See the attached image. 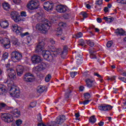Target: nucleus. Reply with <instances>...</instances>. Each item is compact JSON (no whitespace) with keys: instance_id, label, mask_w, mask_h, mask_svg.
Returning a JSON list of instances; mask_svg holds the SVG:
<instances>
[{"instance_id":"obj_35","label":"nucleus","mask_w":126,"mask_h":126,"mask_svg":"<svg viewBox=\"0 0 126 126\" xmlns=\"http://www.w3.org/2000/svg\"><path fill=\"white\" fill-rule=\"evenodd\" d=\"M68 90V91L66 92L65 95V97L66 99H68L69 98V94H70L71 93V90H70V88H69Z\"/></svg>"},{"instance_id":"obj_47","label":"nucleus","mask_w":126,"mask_h":126,"mask_svg":"<svg viewBox=\"0 0 126 126\" xmlns=\"http://www.w3.org/2000/svg\"><path fill=\"white\" fill-rule=\"evenodd\" d=\"M57 124V121H51L50 123H49L47 126H56V124Z\"/></svg>"},{"instance_id":"obj_62","label":"nucleus","mask_w":126,"mask_h":126,"mask_svg":"<svg viewBox=\"0 0 126 126\" xmlns=\"http://www.w3.org/2000/svg\"><path fill=\"white\" fill-rule=\"evenodd\" d=\"M96 20H97V22L98 23H101V22H102V19H101V18H97L96 19Z\"/></svg>"},{"instance_id":"obj_55","label":"nucleus","mask_w":126,"mask_h":126,"mask_svg":"<svg viewBox=\"0 0 126 126\" xmlns=\"http://www.w3.org/2000/svg\"><path fill=\"white\" fill-rule=\"evenodd\" d=\"M49 41L52 45H55V44H56V41L53 38H50Z\"/></svg>"},{"instance_id":"obj_25","label":"nucleus","mask_w":126,"mask_h":126,"mask_svg":"<svg viewBox=\"0 0 126 126\" xmlns=\"http://www.w3.org/2000/svg\"><path fill=\"white\" fill-rule=\"evenodd\" d=\"M6 93V87L4 85H0V95H4Z\"/></svg>"},{"instance_id":"obj_56","label":"nucleus","mask_w":126,"mask_h":126,"mask_svg":"<svg viewBox=\"0 0 126 126\" xmlns=\"http://www.w3.org/2000/svg\"><path fill=\"white\" fill-rule=\"evenodd\" d=\"M21 15L22 16H24V17H26V16H27V15L26 14V12H24V11L21 12Z\"/></svg>"},{"instance_id":"obj_60","label":"nucleus","mask_w":126,"mask_h":126,"mask_svg":"<svg viewBox=\"0 0 126 126\" xmlns=\"http://www.w3.org/2000/svg\"><path fill=\"white\" fill-rule=\"evenodd\" d=\"M104 12H108V11H109V8L108 7H105L104 8Z\"/></svg>"},{"instance_id":"obj_15","label":"nucleus","mask_w":126,"mask_h":126,"mask_svg":"<svg viewBox=\"0 0 126 126\" xmlns=\"http://www.w3.org/2000/svg\"><path fill=\"white\" fill-rule=\"evenodd\" d=\"M44 46H45V42H44V40H41V41L39 42L38 44L35 47L36 53L42 52L43 50V48H44Z\"/></svg>"},{"instance_id":"obj_49","label":"nucleus","mask_w":126,"mask_h":126,"mask_svg":"<svg viewBox=\"0 0 126 126\" xmlns=\"http://www.w3.org/2000/svg\"><path fill=\"white\" fill-rule=\"evenodd\" d=\"M59 52H60V49H58L56 51H53V55L54 56H57V55H60L61 56V53H59Z\"/></svg>"},{"instance_id":"obj_23","label":"nucleus","mask_w":126,"mask_h":126,"mask_svg":"<svg viewBox=\"0 0 126 126\" xmlns=\"http://www.w3.org/2000/svg\"><path fill=\"white\" fill-rule=\"evenodd\" d=\"M48 66V63H46L42 62L40 64H39L36 67L38 70H43L45 69L46 67Z\"/></svg>"},{"instance_id":"obj_3","label":"nucleus","mask_w":126,"mask_h":126,"mask_svg":"<svg viewBox=\"0 0 126 126\" xmlns=\"http://www.w3.org/2000/svg\"><path fill=\"white\" fill-rule=\"evenodd\" d=\"M10 93L13 97L15 98H19L20 97V91L17 89V87L15 86H12L10 89Z\"/></svg>"},{"instance_id":"obj_37","label":"nucleus","mask_w":126,"mask_h":126,"mask_svg":"<svg viewBox=\"0 0 126 126\" xmlns=\"http://www.w3.org/2000/svg\"><path fill=\"white\" fill-rule=\"evenodd\" d=\"M113 44H114V42L112 41H108L106 44V47L107 48H111L113 46Z\"/></svg>"},{"instance_id":"obj_51","label":"nucleus","mask_w":126,"mask_h":126,"mask_svg":"<svg viewBox=\"0 0 126 126\" xmlns=\"http://www.w3.org/2000/svg\"><path fill=\"white\" fill-rule=\"evenodd\" d=\"M94 75H95V76H97V77H98V78H100V81H101V82H102V76L101 75L99 74L98 73H94Z\"/></svg>"},{"instance_id":"obj_20","label":"nucleus","mask_w":126,"mask_h":126,"mask_svg":"<svg viewBox=\"0 0 126 126\" xmlns=\"http://www.w3.org/2000/svg\"><path fill=\"white\" fill-rule=\"evenodd\" d=\"M86 83L87 84V87L89 88H94L95 86H94V81L90 79H87L86 80Z\"/></svg>"},{"instance_id":"obj_39","label":"nucleus","mask_w":126,"mask_h":126,"mask_svg":"<svg viewBox=\"0 0 126 126\" xmlns=\"http://www.w3.org/2000/svg\"><path fill=\"white\" fill-rule=\"evenodd\" d=\"M84 96L85 99H90V97H91V96L90 95V94H89V93H84Z\"/></svg>"},{"instance_id":"obj_32","label":"nucleus","mask_w":126,"mask_h":126,"mask_svg":"<svg viewBox=\"0 0 126 126\" xmlns=\"http://www.w3.org/2000/svg\"><path fill=\"white\" fill-rule=\"evenodd\" d=\"M79 44L78 46H81V47H84V48H86V44H85V41L83 39H81L79 41Z\"/></svg>"},{"instance_id":"obj_36","label":"nucleus","mask_w":126,"mask_h":126,"mask_svg":"<svg viewBox=\"0 0 126 126\" xmlns=\"http://www.w3.org/2000/svg\"><path fill=\"white\" fill-rule=\"evenodd\" d=\"M7 105L4 103H0V111H1L3 108H7Z\"/></svg>"},{"instance_id":"obj_6","label":"nucleus","mask_w":126,"mask_h":126,"mask_svg":"<svg viewBox=\"0 0 126 126\" xmlns=\"http://www.w3.org/2000/svg\"><path fill=\"white\" fill-rule=\"evenodd\" d=\"M10 17L16 23L22 21V19L20 18V15H19V14L18 12L15 11H13L11 12Z\"/></svg>"},{"instance_id":"obj_53","label":"nucleus","mask_w":126,"mask_h":126,"mask_svg":"<svg viewBox=\"0 0 126 126\" xmlns=\"http://www.w3.org/2000/svg\"><path fill=\"white\" fill-rule=\"evenodd\" d=\"M81 14L83 17H84V18H87L88 15H87V13H86V12H82L81 13Z\"/></svg>"},{"instance_id":"obj_61","label":"nucleus","mask_w":126,"mask_h":126,"mask_svg":"<svg viewBox=\"0 0 126 126\" xmlns=\"http://www.w3.org/2000/svg\"><path fill=\"white\" fill-rule=\"evenodd\" d=\"M98 125L99 126H104V122L100 121L98 123Z\"/></svg>"},{"instance_id":"obj_43","label":"nucleus","mask_w":126,"mask_h":126,"mask_svg":"<svg viewBox=\"0 0 126 126\" xmlns=\"http://www.w3.org/2000/svg\"><path fill=\"white\" fill-rule=\"evenodd\" d=\"M21 124H22V121L21 120L19 119L16 121V124L15 125V126H20Z\"/></svg>"},{"instance_id":"obj_54","label":"nucleus","mask_w":126,"mask_h":126,"mask_svg":"<svg viewBox=\"0 0 126 126\" xmlns=\"http://www.w3.org/2000/svg\"><path fill=\"white\" fill-rule=\"evenodd\" d=\"M63 17L65 18V19H68V18H69V14H65Z\"/></svg>"},{"instance_id":"obj_48","label":"nucleus","mask_w":126,"mask_h":126,"mask_svg":"<svg viewBox=\"0 0 126 126\" xmlns=\"http://www.w3.org/2000/svg\"><path fill=\"white\" fill-rule=\"evenodd\" d=\"M82 59H81V58L77 59L76 63L77 64H81V63H82Z\"/></svg>"},{"instance_id":"obj_7","label":"nucleus","mask_w":126,"mask_h":126,"mask_svg":"<svg viewBox=\"0 0 126 126\" xmlns=\"http://www.w3.org/2000/svg\"><path fill=\"white\" fill-rule=\"evenodd\" d=\"M42 56L45 60L48 61V62H52L53 60V56H52L49 51L43 50L42 51Z\"/></svg>"},{"instance_id":"obj_44","label":"nucleus","mask_w":126,"mask_h":126,"mask_svg":"<svg viewBox=\"0 0 126 126\" xmlns=\"http://www.w3.org/2000/svg\"><path fill=\"white\" fill-rule=\"evenodd\" d=\"M70 73L71 77H72V78H74V77H75V75L77 74V72L76 71L70 72Z\"/></svg>"},{"instance_id":"obj_10","label":"nucleus","mask_w":126,"mask_h":126,"mask_svg":"<svg viewBox=\"0 0 126 126\" xmlns=\"http://www.w3.org/2000/svg\"><path fill=\"white\" fill-rule=\"evenodd\" d=\"M23 80L25 82H33L34 80V76L30 73H27L25 74L23 77Z\"/></svg>"},{"instance_id":"obj_38","label":"nucleus","mask_w":126,"mask_h":126,"mask_svg":"<svg viewBox=\"0 0 126 126\" xmlns=\"http://www.w3.org/2000/svg\"><path fill=\"white\" fill-rule=\"evenodd\" d=\"M2 58V60H3L4 61L5 60H6V59L8 58V53L7 52H5L3 54Z\"/></svg>"},{"instance_id":"obj_19","label":"nucleus","mask_w":126,"mask_h":126,"mask_svg":"<svg viewBox=\"0 0 126 126\" xmlns=\"http://www.w3.org/2000/svg\"><path fill=\"white\" fill-rule=\"evenodd\" d=\"M115 33L118 36H125L126 32L123 29L118 28L115 30Z\"/></svg>"},{"instance_id":"obj_26","label":"nucleus","mask_w":126,"mask_h":126,"mask_svg":"<svg viewBox=\"0 0 126 126\" xmlns=\"http://www.w3.org/2000/svg\"><path fill=\"white\" fill-rule=\"evenodd\" d=\"M59 26L61 28H57V31L59 32H62L63 31V29L62 28H64V27H66V23L63 22H60L59 24Z\"/></svg>"},{"instance_id":"obj_30","label":"nucleus","mask_w":126,"mask_h":126,"mask_svg":"<svg viewBox=\"0 0 126 126\" xmlns=\"http://www.w3.org/2000/svg\"><path fill=\"white\" fill-rule=\"evenodd\" d=\"M13 114L14 115H16L15 117V118H18L19 116H20V111H18V109H15L13 111Z\"/></svg>"},{"instance_id":"obj_58","label":"nucleus","mask_w":126,"mask_h":126,"mask_svg":"<svg viewBox=\"0 0 126 126\" xmlns=\"http://www.w3.org/2000/svg\"><path fill=\"white\" fill-rule=\"evenodd\" d=\"M17 43H18V39L15 38L14 40H13V44H14V45H16Z\"/></svg>"},{"instance_id":"obj_33","label":"nucleus","mask_w":126,"mask_h":126,"mask_svg":"<svg viewBox=\"0 0 126 126\" xmlns=\"http://www.w3.org/2000/svg\"><path fill=\"white\" fill-rule=\"evenodd\" d=\"M18 35H20L21 38H23L24 37H25V36H28V35H30V33H29V32H26L25 33L21 32H19V33L18 34Z\"/></svg>"},{"instance_id":"obj_46","label":"nucleus","mask_w":126,"mask_h":126,"mask_svg":"<svg viewBox=\"0 0 126 126\" xmlns=\"http://www.w3.org/2000/svg\"><path fill=\"white\" fill-rule=\"evenodd\" d=\"M103 3V0H96L95 4L100 5Z\"/></svg>"},{"instance_id":"obj_31","label":"nucleus","mask_w":126,"mask_h":126,"mask_svg":"<svg viewBox=\"0 0 126 126\" xmlns=\"http://www.w3.org/2000/svg\"><path fill=\"white\" fill-rule=\"evenodd\" d=\"M87 41V44L90 47H94V45H95V43H94V41L93 40H86Z\"/></svg>"},{"instance_id":"obj_1","label":"nucleus","mask_w":126,"mask_h":126,"mask_svg":"<svg viewBox=\"0 0 126 126\" xmlns=\"http://www.w3.org/2000/svg\"><path fill=\"white\" fill-rule=\"evenodd\" d=\"M47 23L44 24H37L35 26V29L38 31H39L40 33H47V31H49L51 27H50V23L48 21H46Z\"/></svg>"},{"instance_id":"obj_50","label":"nucleus","mask_w":126,"mask_h":126,"mask_svg":"<svg viewBox=\"0 0 126 126\" xmlns=\"http://www.w3.org/2000/svg\"><path fill=\"white\" fill-rule=\"evenodd\" d=\"M118 79L120 80H121V81H123V82H125L126 83V78L123 77H119Z\"/></svg>"},{"instance_id":"obj_17","label":"nucleus","mask_w":126,"mask_h":126,"mask_svg":"<svg viewBox=\"0 0 126 126\" xmlns=\"http://www.w3.org/2000/svg\"><path fill=\"white\" fill-rule=\"evenodd\" d=\"M32 61L33 63H40L42 62V59L40 56L34 55L32 57Z\"/></svg>"},{"instance_id":"obj_9","label":"nucleus","mask_w":126,"mask_h":126,"mask_svg":"<svg viewBox=\"0 0 126 126\" xmlns=\"http://www.w3.org/2000/svg\"><path fill=\"white\" fill-rule=\"evenodd\" d=\"M0 44L2 45L5 49L10 48V41L7 38L3 39L0 37Z\"/></svg>"},{"instance_id":"obj_2","label":"nucleus","mask_w":126,"mask_h":126,"mask_svg":"<svg viewBox=\"0 0 126 126\" xmlns=\"http://www.w3.org/2000/svg\"><path fill=\"white\" fill-rule=\"evenodd\" d=\"M11 59L14 63L19 62L22 59V54L16 51H13L11 54Z\"/></svg>"},{"instance_id":"obj_29","label":"nucleus","mask_w":126,"mask_h":126,"mask_svg":"<svg viewBox=\"0 0 126 126\" xmlns=\"http://www.w3.org/2000/svg\"><path fill=\"white\" fill-rule=\"evenodd\" d=\"M96 121H97V120L96 119L95 115L91 117L89 119V122L90 123H91V124H95L96 123Z\"/></svg>"},{"instance_id":"obj_4","label":"nucleus","mask_w":126,"mask_h":126,"mask_svg":"<svg viewBox=\"0 0 126 126\" xmlns=\"http://www.w3.org/2000/svg\"><path fill=\"white\" fill-rule=\"evenodd\" d=\"M39 5H40L39 1L37 0H32L28 4L27 7L29 9L33 10V9L38 8V7H39Z\"/></svg>"},{"instance_id":"obj_64","label":"nucleus","mask_w":126,"mask_h":126,"mask_svg":"<svg viewBox=\"0 0 126 126\" xmlns=\"http://www.w3.org/2000/svg\"><path fill=\"white\" fill-rule=\"evenodd\" d=\"M86 7L87 8H88V9H90V8H91V6L90 5V4H87L86 5Z\"/></svg>"},{"instance_id":"obj_8","label":"nucleus","mask_w":126,"mask_h":126,"mask_svg":"<svg viewBox=\"0 0 126 126\" xmlns=\"http://www.w3.org/2000/svg\"><path fill=\"white\" fill-rule=\"evenodd\" d=\"M98 109L100 111H103V112H109L113 109V106L109 104H102L98 106Z\"/></svg>"},{"instance_id":"obj_63","label":"nucleus","mask_w":126,"mask_h":126,"mask_svg":"<svg viewBox=\"0 0 126 126\" xmlns=\"http://www.w3.org/2000/svg\"><path fill=\"white\" fill-rule=\"evenodd\" d=\"M79 90H80V91H81V92L83 91V90H84V87L81 86L79 87Z\"/></svg>"},{"instance_id":"obj_27","label":"nucleus","mask_w":126,"mask_h":126,"mask_svg":"<svg viewBox=\"0 0 126 126\" xmlns=\"http://www.w3.org/2000/svg\"><path fill=\"white\" fill-rule=\"evenodd\" d=\"M103 20L106 22V23H111L114 21V18L112 17H104Z\"/></svg>"},{"instance_id":"obj_52","label":"nucleus","mask_w":126,"mask_h":126,"mask_svg":"<svg viewBox=\"0 0 126 126\" xmlns=\"http://www.w3.org/2000/svg\"><path fill=\"white\" fill-rule=\"evenodd\" d=\"M119 3H123V4H126V0H117Z\"/></svg>"},{"instance_id":"obj_14","label":"nucleus","mask_w":126,"mask_h":126,"mask_svg":"<svg viewBox=\"0 0 126 126\" xmlns=\"http://www.w3.org/2000/svg\"><path fill=\"white\" fill-rule=\"evenodd\" d=\"M43 7L45 10L49 11V10H52L53 7H54V3L52 2H45L44 3Z\"/></svg>"},{"instance_id":"obj_16","label":"nucleus","mask_w":126,"mask_h":126,"mask_svg":"<svg viewBox=\"0 0 126 126\" xmlns=\"http://www.w3.org/2000/svg\"><path fill=\"white\" fill-rule=\"evenodd\" d=\"M60 52L59 54H61V56L62 59H64L65 58V55H67V46H64L63 49H60Z\"/></svg>"},{"instance_id":"obj_57","label":"nucleus","mask_w":126,"mask_h":126,"mask_svg":"<svg viewBox=\"0 0 126 126\" xmlns=\"http://www.w3.org/2000/svg\"><path fill=\"white\" fill-rule=\"evenodd\" d=\"M89 102H90V100H86L83 102V105H87V104L89 103Z\"/></svg>"},{"instance_id":"obj_45","label":"nucleus","mask_w":126,"mask_h":126,"mask_svg":"<svg viewBox=\"0 0 126 126\" xmlns=\"http://www.w3.org/2000/svg\"><path fill=\"white\" fill-rule=\"evenodd\" d=\"M43 19H44V18L42 15H40L38 16L37 21H38V22H42V21H43Z\"/></svg>"},{"instance_id":"obj_41","label":"nucleus","mask_w":126,"mask_h":126,"mask_svg":"<svg viewBox=\"0 0 126 126\" xmlns=\"http://www.w3.org/2000/svg\"><path fill=\"white\" fill-rule=\"evenodd\" d=\"M82 36H83V34H82V32H80L75 35V38H76V39H78L79 38H81V37H82Z\"/></svg>"},{"instance_id":"obj_13","label":"nucleus","mask_w":126,"mask_h":126,"mask_svg":"<svg viewBox=\"0 0 126 126\" xmlns=\"http://www.w3.org/2000/svg\"><path fill=\"white\" fill-rule=\"evenodd\" d=\"M11 29L15 33L18 35L21 32H23V29L22 28L18 27V25L15 24L13 25L11 27Z\"/></svg>"},{"instance_id":"obj_24","label":"nucleus","mask_w":126,"mask_h":126,"mask_svg":"<svg viewBox=\"0 0 126 126\" xmlns=\"http://www.w3.org/2000/svg\"><path fill=\"white\" fill-rule=\"evenodd\" d=\"M0 25L2 28H7L9 24H8V22L7 20L4 21H0Z\"/></svg>"},{"instance_id":"obj_12","label":"nucleus","mask_w":126,"mask_h":126,"mask_svg":"<svg viewBox=\"0 0 126 126\" xmlns=\"http://www.w3.org/2000/svg\"><path fill=\"white\" fill-rule=\"evenodd\" d=\"M8 76L10 79L14 80L16 79V72L13 68H10L7 69Z\"/></svg>"},{"instance_id":"obj_28","label":"nucleus","mask_w":126,"mask_h":126,"mask_svg":"<svg viewBox=\"0 0 126 126\" xmlns=\"http://www.w3.org/2000/svg\"><path fill=\"white\" fill-rule=\"evenodd\" d=\"M2 5L5 10H8L10 8V5L6 2H3Z\"/></svg>"},{"instance_id":"obj_59","label":"nucleus","mask_w":126,"mask_h":126,"mask_svg":"<svg viewBox=\"0 0 126 126\" xmlns=\"http://www.w3.org/2000/svg\"><path fill=\"white\" fill-rule=\"evenodd\" d=\"M115 79H116V76L108 78V80H115Z\"/></svg>"},{"instance_id":"obj_11","label":"nucleus","mask_w":126,"mask_h":126,"mask_svg":"<svg viewBox=\"0 0 126 126\" xmlns=\"http://www.w3.org/2000/svg\"><path fill=\"white\" fill-rule=\"evenodd\" d=\"M56 9L59 13H64L67 10V7L63 5H58L56 7Z\"/></svg>"},{"instance_id":"obj_18","label":"nucleus","mask_w":126,"mask_h":126,"mask_svg":"<svg viewBox=\"0 0 126 126\" xmlns=\"http://www.w3.org/2000/svg\"><path fill=\"white\" fill-rule=\"evenodd\" d=\"M65 121V116L64 115H60L56 119V123L58 125L63 124Z\"/></svg>"},{"instance_id":"obj_42","label":"nucleus","mask_w":126,"mask_h":126,"mask_svg":"<svg viewBox=\"0 0 126 126\" xmlns=\"http://www.w3.org/2000/svg\"><path fill=\"white\" fill-rule=\"evenodd\" d=\"M51 78H52V76H51L50 74L47 75L45 77V81L46 82H49V81L51 80Z\"/></svg>"},{"instance_id":"obj_34","label":"nucleus","mask_w":126,"mask_h":126,"mask_svg":"<svg viewBox=\"0 0 126 126\" xmlns=\"http://www.w3.org/2000/svg\"><path fill=\"white\" fill-rule=\"evenodd\" d=\"M90 53H91V55H90L91 59H97L96 55H95V54H94V53H96V51H90Z\"/></svg>"},{"instance_id":"obj_21","label":"nucleus","mask_w":126,"mask_h":126,"mask_svg":"<svg viewBox=\"0 0 126 126\" xmlns=\"http://www.w3.org/2000/svg\"><path fill=\"white\" fill-rule=\"evenodd\" d=\"M16 69L17 70V75L19 76H21L22 74H23V67L21 65H18L16 67Z\"/></svg>"},{"instance_id":"obj_40","label":"nucleus","mask_w":126,"mask_h":126,"mask_svg":"<svg viewBox=\"0 0 126 126\" xmlns=\"http://www.w3.org/2000/svg\"><path fill=\"white\" fill-rule=\"evenodd\" d=\"M36 103L35 102H32L29 105L28 107L29 108H34L36 107Z\"/></svg>"},{"instance_id":"obj_22","label":"nucleus","mask_w":126,"mask_h":126,"mask_svg":"<svg viewBox=\"0 0 126 126\" xmlns=\"http://www.w3.org/2000/svg\"><path fill=\"white\" fill-rule=\"evenodd\" d=\"M45 91H47V87L46 86H39L37 88V92L40 94L45 92Z\"/></svg>"},{"instance_id":"obj_5","label":"nucleus","mask_w":126,"mask_h":126,"mask_svg":"<svg viewBox=\"0 0 126 126\" xmlns=\"http://www.w3.org/2000/svg\"><path fill=\"white\" fill-rule=\"evenodd\" d=\"M1 118L2 121H4L5 123H12L13 122V117L12 115L9 113H4L2 114Z\"/></svg>"}]
</instances>
